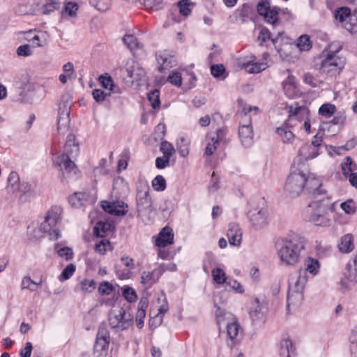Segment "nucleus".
<instances>
[{
	"instance_id": "nucleus-30",
	"label": "nucleus",
	"mask_w": 357,
	"mask_h": 357,
	"mask_svg": "<svg viewBox=\"0 0 357 357\" xmlns=\"http://www.w3.org/2000/svg\"><path fill=\"white\" fill-rule=\"evenodd\" d=\"M148 306L146 300H141L138 303L137 312L136 314L137 326L142 328L144 326V319L146 317V309Z\"/></svg>"
},
{
	"instance_id": "nucleus-21",
	"label": "nucleus",
	"mask_w": 357,
	"mask_h": 357,
	"mask_svg": "<svg viewBox=\"0 0 357 357\" xmlns=\"http://www.w3.org/2000/svg\"><path fill=\"white\" fill-rule=\"evenodd\" d=\"M16 191L19 192V202L24 203L30 201L35 196L34 190L29 183H22L17 186Z\"/></svg>"
},
{
	"instance_id": "nucleus-55",
	"label": "nucleus",
	"mask_w": 357,
	"mask_h": 357,
	"mask_svg": "<svg viewBox=\"0 0 357 357\" xmlns=\"http://www.w3.org/2000/svg\"><path fill=\"white\" fill-rule=\"evenodd\" d=\"M75 271V266L73 264H68L61 272L59 277L60 281L68 280Z\"/></svg>"
},
{
	"instance_id": "nucleus-6",
	"label": "nucleus",
	"mask_w": 357,
	"mask_h": 357,
	"mask_svg": "<svg viewBox=\"0 0 357 357\" xmlns=\"http://www.w3.org/2000/svg\"><path fill=\"white\" fill-rule=\"evenodd\" d=\"M108 321L110 327L119 332L128 329L132 325L133 317L119 304H115L109 312Z\"/></svg>"
},
{
	"instance_id": "nucleus-44",
	"label": "nucleus",
	"mask_w": 357,
	"mask_h": 357,
	"mask_svg": "<svg viewBox=\"0 0 357 357\" xmlns=\"http://www.w3.org/2000/svg\"><path fill=\"white\" fill-rule=\"evenodd\" d=\"M212 276L213 280L219 284H222L226 282V274L225 271L220 268H213L212 271Z\"/></svg>"
},
{
	"instance_id": "nucleus-7",
	"label": "nucleus",
	"mask_w": 357,
	"mask_h": 357,
	"mask_svg": "<svg viewBox=\"0 0 357 357\" xmlns=\"http://www.w3.org/2000/svg\"><path fill=\"white\" fill-rule=\"evenodd\" d=\"M269 39H271L273 44L280 56L283 59H286L290 52V38L287 36L283 31H278L275 37L271 38L270 31L266 28H262L258 36V40L261 43H264Z\"/></svg>"
},
{
	"instance_id": "nucleus-36",
	"label": "nucleus",
	"mask_w": 357,
	"mask_h": 357,
	"mask_svg": "<svg viewBox=\"0 0 357 357\" xmlns=\"http://www.w3.org/2000/svg\"><path fill=\"white\" fill-rule=\"evenodd\" d=\"M276 132L284 144H291L294 140V133L285 127L277 128Z\"/></svg>"
},
{
	"instance_id": "nucleus-56",
	"label": "nucleus",
	"mask_w": 357,
	"mask_h": 357,
	"mask_svg": "<svg viewBox=\"0 0 357 357\" xmlns=\"http://www.w3.org/2000/svg\"><path fill=\"white\" fill-rule=\"evenodd\" d=\"M96 340H106L107 342H109V333L107 331V328L105 324H101L99 326Z\"/></svg>"
},
{
	"instance_id": "nucleus-31",
	"label": "nucleus",
	"mask_w": 357,
	"mask_h": 357,
	"mask_svg": "<svg viewBox=\"0 0 357 357\" xmlns=\"http://www.w3.org/2000/svg\"><path fill=\"white\" fill-rule=\"evenodd\" d=\"M190 140L184 137H180L176 141V148L183 158L188 155L190 151Z\"/></svg>"
},
{
	"instance_id": "nucleus-53",
	"label": "nucleus",
	"mask_w": 357,
	"mask_h": 357,
	"mask_svg": "<svg viewBox=\"0 0 357 357\" xmlns=\"http://www.w3.org/2000/svg\"><path fill=\"white\" fill-rule=\"evenodd\" d=\"M215 306L216 307L215 314L216 317L217 324L220 326V324L226 319H228L229 317L231 316V314L227 313L225 310L222 309L220 307L217 306L216 305Z\"/></svg>"
},
{
	"instance_id": "nucleus-48",
	"label": "nucleus",
	"mask_w": 357,
	"mask_h": 357,
	"mask_svg": "<svg viewBox=\"0 0 357 357\" xmlns=\"http://www.w3.org/2000/svg\"><path fill=\"white\" fill-rule=\"evenodd\" d=\"M148 100L153 109L158 108L160 104L159 91L157 89L151 91L148 93Z\"/></svg>"
},
{
	"instance_id": "nucleus-58",
	"label": "nucleus",
	"mask_w": 357,
	"mask_h": 357,
	"mask_svg": "<svg viewBox=\"0 0 357 357\" xmlns=\"http://www.w3.org/2000/svg\"><path fill=\"white\" fill-rule=\"evenodd\" d=\"M167 80L176 86H180L182 84L181 74L178 71H173L169 74Z\"/></svg>"
},
{
	"instance_id": "nucleus-60",
	"label": "nucleus",
	"mask_w": 357,
	"mask_h": 357,
	"mask_svg": "<svg viewBox=\"0 0 357 357\" xmlns=\"http://www.w3.org/2000/svg\"><path fill=\"white\" fill-rule=\"evenodd\" d=\"M110 247V243L107 240H101L96 244L95 250L100 255H105L108 248Z\"/></svg>"
},
{
	"instance_id": "nucleus-37",
	"label": "nucleus",
	"mask_w": 357,
	"mask_h": 357,
	"mask_svg": "<svg viewBox=\"0 0 357 357\" xmlns=\"http://www.w3.org/2000/svg\"><path fill=\"white\" fill-rule=\"evenodd\" d=\"M62 212V208L58 206H52L48 211L47 212L45 217L47 218L49 220L52 221V224L54 223L55 225L61 219V214Z\"/></svg>"
},
{
	"instance_id": "nucleus-8",
	"label": "nucleus",
	"mask_w": 357,
	"mask_h": 357,
	"mask_svg": "<svg viewBox=\"0 0 357 357\" xmlns=\"http://www.w3.org/2000/svg\"><path fill=\"white\" fill-rule=\"evenodd\" d=\"M341 50V47L334 51H330L321 61L320 70L322 73L330 76L335 75L344 68L345 60L344 58L336 55Z\"/></svg>"
},
{
	"instance_id": "nucleus-57",
	"label": "nucleus",
	"mask_w": 357,
	"mask_h": 357,
	"mask_svg": "<svg viewBox=\"0 0 357 357\" xmlns=\"http://www.w3.org/2000/svg\"><path fill=\"white\" fill-rule=\"evenodd\" d=\"M123 296L130 303L135 302L137 296L135 290L130 287H125L123 289Z\"/></svg>"
},
{
	"instance_id": "nucleus-14",
	"label": "nucleus",
	"mask_w": 357,
	"mask_h": 357,
	"mask_svg": "<svg viewBox=\"0 0 357 357\" xmlns=\"http://www.w3.org/2000/svg\"><path fill=\"white\" fill-rule=\"evenodd\" d=\"M289 118L287 124L292 126L294 121H302L309 117L310 111L305 106H298V104L291 105L287 107Z\"/></svg>"
},
{
	"instance_id": "nucleus-4",
	"label": "nucleus",
	"mask_w": 357,
	"mask_h": 357,
	"mask_svg": "<svg viewBox=\"0 0 357 357\" xmlns=\"http://www.w3.org/2000/svg\"><path fill=\"white\" fill-rule=\"evenodd\" d=\"M79 153V144L74 135L70 134L64 146V153L53 158L54 165L62 172L63 175L69 174L75 169V165L71 158H75Z\"/></svg>"
},
{
	"instance_id": "nucleus-12",
	"label": "nucleus",
	"mask_w": 357,
	"mask_h": 357,
	"mask_svg": "<svg viewBox=\"0 0 357 357\" xmlns=\"http://www.w3.org/2000/svg\"><path fill=\"white\" fill-rule=\"evenodd\" d=\"M238 136L242 145L250 147L253 144V130L251 126V118L244 119L238 128Z\"/></svg>"
},
{
	"instance_id": "nucleus-45",
	"label": "nucleus",
	"mask_w": 357,
	"mask_h": 357,
	"mask_svg": "<svg viewBox=\"0 0 357 357\" xmlns=\"http://www.w3.org/2000/svg\"><path fill=\"white\" fill-rule=\"evenodd\" d=\"M335 112V106L330 103L324 104L319 109V114L326 118L333 116Z\"/></svg>"
},
{
	"instance_id": "nucleus-54",
	"label": "nucleus",
	"mask_w": 357,
	"mask_h": 357,
	"mask_svg": "<svg viewBox=\"0 0 357 357\" xmlns=\"http://www.w3.org/2000/svg\"><path fill=\"white\" fill-rule=\"evenodd\" d=\"M153 188L157 191H163L166 188V181L161 175L156 176L152 181Z\"/></svg>"
},
{
	"instance_id": "nucleus-41",
	"label": "nucleus",
	"mask_w": 357,
	"mask_h": 357,
	"mask_svg": "<svg viewBox=\"0 0 357 357\" xmlns=\"http://www.w3.org/2000/svg\"><path fill=\"white\" fill-rule=\"evenodd\" d=\"M334 17L340 22H346L347 19L351 17V10L347 7H340L335 11Z\"/></svg>"
},
{
	"instance_id": "nucleus-64",
	"label": "nucleus",
	"mask_w": 357,
	"mask_h": 357,
	"mask_svg": "<svg viewBox=\"0 0 357 357\" xmlns=\"http://www.w3.org/2000/svg\"><path fill=\"white\" fill-rule=\"evenodd\" d=\"M113 286L109 282H102L99 287L98 291L101 295H109L113 291Z\"/></svg>"
},
{
	"instance_id": "nucleus-10",
	"label": "nucleus",
	"mask_w": 357,
	"mask_h": 357,
	"mask_svg": "<svg viewBox=\"0 0 357 357\" xmlns=\"http://www.w3.org/2000/svg\"><path fill=\"white\" fill-rule=\"evenodd\" d=\"M248 217L252 225L256 228H262L266 226L269 221L268 211L264 208H253L249 211Z\"/></svg>"
},
{
	"instance_id": "nucleus-59",
	"label": "nucleus",
	"mask_w": 357,
	"mask_h": 357,
	"mask_svg": "<svg viewBox=\"0 0 357 357\" xmlns=\"http://www.w3.org/2000/svg\"><path fill=\"white\" fill-rule=\"evenodd\" d=\"M344 29L351 33H357V18L350 17L344 24Z\"/></svg>"
},
{
	"instance_id": "nucleus-33",
	"label": "nucleus",
	"mask_w": 357,
	"mask_h": 357,
	"mask_svg": "<svg viewBox=\"0 0 357 357\" xmlns=\"http://www.w3.org/2000/svg\"><path fill=\"white\" fill-rule=\"evenodd\" d=\"M60 3L58 0H45L40 8V13L43 15H50L59 8Z\"/></svg>"
},
{
	"instance_id": "nucleus-62",
	"label": "nucleus",
	"mask_w": 357,
	"mask_h": 357,
	"mask_svg": "<svg viewBox=\"0 0 357 357\" xmlns=\"http://www.w3.org/2000/svg\"><path fill=\"white\" fill-rule=\"evenodd\" d=\"M340 207L347 214H354L356 212V207L351 199L342 203Z\"/></svg>"
},
{
	"instance_id": "nucleus-39",
	"label": "nucleus",
	"mask_w": 357,
	"mask_h": 357,
	"mask_svg": "<svg viewBox=\"0 0 357 357\" xmlns=\"http://www.w3.org/2000/svg\"><path fill=\"white\" fill-rule=\"evenodd\" d=\"M297 47L301 51H308L312 48L310 37L307 34L301 36L297 40Z\"/></svg>"
},
{
	"instance_id": "nucleus-40",
	"label": "nucleus",
	"mask_w": 357,
	"mask_h": 357,
	"mask_svg": "<svg viewBox=\"0 0 357 357\" xmlns=\"http://www.w3.org/2000/svg\"><path fill=\"white\" fill-rule=\"evenodd\" d=\"M15 12L19 15H29L33 13V10L26 0L19 2L15 8Z\"/></svg>"
},
{
	"instance_id": "nucleus-51",
	"label": "nucleus",
	"mask_w": 357,
	"mask_h": 357,
	"mask_svg": "<svg viewBox=\"0 0 357 357\" xmlns=\"http://www.w3.org/2000/svg\"><path fill=\"white\" fill-rule=\"evenodd\" d=\"M192 6L190 0H181L178 2V7L179 8L180 13L187 17L191 13L190 6Z\"/></svg>"
},
{
	"instance_id": "nucleus-32",
	"label": "nucleus",
	"mask_w": 357,
	"mask_h": 357,
	"mask_svg": "<svg viewBox=\"0 0 357 357\" xmlns=\"http://www.w3.org/2000/svg\"><path fill=\"white\" fill-rule=\"evenodd\" d=\"M98 79L103 88L109 89L110 91H112L114 93H120L119 89H116L114 82L112 77L109 75L107 73L101 75L99 77Z\"/></svg>"
},
{
	"instance_id": "nucleus-17",
	"label": "nucleus",
	"mask_w": 357,
	"mask_h": 357,
	"mask_svg": "<svg viewBox=\"0 0 357 357\" xmlns=\"http://www.w3.org/2000/svg\"><path fill=\"white\" fill-rule=\"evenodd\" d=\"M156 59L159 65L158 70L162 73L163 70L175 66L177 63L174 55L171 54L168 51H162L156 54Z\"/></svg>"
},
{
	"instance_id": "nucleus-46",
	"label": "nucleus",
	"mask_w": 357,
	"mask_h": 357,
	"mask_svg": "<svg viewBox=\"0 0 357 357\" xmlns=\"http://www.w3.org/2000/svg\"><path fill=\"white\" fill-rule=\"evenodd\" d=\"M45 34L43 32L35 34L31 39H29V42L31 43L30 45L33 48L43 46L45 44Z\"/></svg>"
},
{
	"instance_id": "nucleus-50",
	"label": "nucleus",
	"mask_w": 357,
	"mask_h": 357,
	"mask_svg": "<svg viewBox=\"0 0 357 357\" xmlns=\"http://www.w3.org/2000/svg\"><path fill=\"white\" fill-rule=\"evenodd\" d=\"M160 150L163 153L164 156L169 158L176 152L173 145L167 141H163L161 142Z\"/></svg>"
},
{
	"instance_id": "nucleus-13",
	"label": "nucleus",
	"mask_w": 357,
	"mask_h": 357,
	"mask_svg": "<svg viewBox=\"0 0 357 357\" xmlns=\"http://www.w3.org/2000/svg\"><path fill=\"white\" fill-rule=\"evenodd\" d=\"M102 208L107 213L115 216L124 215L128 212V205L123 201H102Z\"/></svg>"
},
{
	"instance_id": "nucleus-24",
	"label": "nucleus",
	"mask_w": 357,
	"mask_h": 357,
	"mask_svg": "<svg viewBox=\"0 0 357 357\" xmlns=\"http://www.w3.org/2000/svg\"><path fill=\"white\" fill-rule=\"evenodd\" d=\"M241 327L236 319H234L231 322L227 324V336L231 341V344L228 343V344L231 347H234L238 342V337L239 335Z\"/></svg>"
},
{
	"instance_id": "nucleus-43",
	"label": "nucleus",
	"mask_w": 357,
	"mask_h": 357,
	"mask_svg": "<svg viewBox=\"0 0 357 357\" xmlns=\"http://www.w3.org/2000/svg\"><path fill=\"white\" fill-rule=\"evenodd\" d=\"M90 4L101 12L107 11L111 6V0H90Z\"/></svg>"
},
{
	"instance_id": "nucleus-25",
	"label": "nucleus",
	"mask_w": 357,
	"mask_h": 357,
	"mask_svg": "<svg viewBox=\"0 0 357 357\" xmlns=\"http://www.w3.org/2000/svg\"><path fill=\"white\" fill-rule=\"evenodd\" d=\"M162 275V271L155 268L152 271H144L141 275V283L149 287L155 284Z\"/></svg>"
},
{
	"instance_id": "nucleus-19",
	"label": "nucleus",
	"mask_w": 357,
	"mask_h": 357,
	"mask_svg": "<svg viewBox=\"0 0 357 357\" xmlns=\"http://www.w3.org/2000/svg\"><path fill=\"white\" fill-rule=\"evenodd\" d=\"M174 233L169 227H164L155 238V244L159 248H165L173 244Z\"/></svg>"
},
{
	"instance_id": "nucleus-15",
	"label": "nucleus",
	"mask_w": 357,
	"mask_h": 357,
	"mask_svg": "<svg viewBox=\"0 0 357 357\" xmlns=\"http://www.w3.org/2000/svg\"><path fill=\"white\" fill-rule=\"evenodd\" d=\"M125 71L132 82L141 81L145 76V70L140 64L132 59H129L125 65Z\"/></svg>"
},
{
	"instance_id": "nucleus-52",
	"label": "nucleus",
	"mask_w": 357,
	"mask_h": 357,
	"mask_svg": "<svg viewBox=\"0 0 357 357\" xmlns=\"http://www.w3.org/2000/svg\"><path fill=\"white\" fill-rule=\"evenodd\" d=\"M80 290L84 294H88L92 292L96 288V282L93 280H84L80 284Z\"/></svg>"
},
{
	"instance_id": "nucleus-2",
	"label": "nucleus",
	"mask_w": 357,
	"mask_h": 357,
	"mask_svg": "<svg viewBox=\"0 0 357 357\" xmlns=\"http://www.w3.org/2000/svg\"><path fill=\"white\" fill-rule=\"evenodd\" d=\"M314 199L305 208L303 217L316 226L328 227L331 220L327 217L329 212L334 211V203L330 197L326 195V190L320 195H312Z\"/></svg>"
},
{
	"instance_id": "nucleus-3",
	"label": "nucleus",
	"mask_w": 357,
	"mask_h": 357,
	"mask_svg": "<svg viewBox=\"0 0 357 357\" xmlns=\"http://www.w3.org/2000/svg\"><path fill=\"white\" fill-rule=\"evenodd\" d=\"M304 248V238L298 234H291L278 241V255L282 264L294 266L300 261Z\"/></svg>"
},
{
	"instance_id": "nucleus-61",
	"label": "nucleus",
	"mask_w": 357,
	"mask_h": 357,
	"mask_svg": "<svg viewBox=\"0 0 357 357\" xmlns=\"http://www.w3.org/2000/svg\"><path fill=\"white\" fill-rule=\"evenodd\" d=\"M32 54V47L28 44L20 45L17 49V54L20 56H29Z\"/></svg>"
},
{
	"instance_id": "nucleus-16",
	"label": "nucleus",
	"mask_w": 357,
	"mask_h": 357,
	"mask_svg": "<svg viewBox=\"0 0 357 357\" xmlns=\"http://www.w3.org/2000/svg\"><path fill=\"white\" fill-rule=\"evenodd\" d=\"M137 209L139 213H149L152 211V199L149 190H139L136 197Z\"/></svg>"
},
{
	"instance_id": "nucleus-38",
	"label": "nucleus",
	"mask_w": 357,
	"mask_h": 357,
	"mask_svg": "<svg viewBox=\"0 0 357 357\" xmlns=\"http://www.w3.org/2000/svg\"><path fill=\"white\" fill-rule=\"evenodd\" d=\"M86 200V195L84 192H75L69 198V203L74 208L82 206Z\"/></svg>"
},
{
	"instance_id": "nucleus-18",
	"label": "nucleus",
	"mask_w": 357,
	"mask_h": 357,
	"mask_svg": "<svg viewBox=\"0 0 357 357\" xmlns=\"http://www.w3.org/2000/svg\"><path fill=\"white\" fill-rule=\"evenodd\" d=\"M342 282L344 284L349 282L357 283V255L348 262Z\"/></svg>"
},
{
	"instance_id": "nucleus-47",
	"label": "nucleus",
	"mask_w": 357,
	"mask_h": 357,
	"mask_svg": "<svg viewBox=\"0 0 357 357\" xmlns=\"http://www.w3.org/2000/svg\"><path fill=\"white\" fill-rule=\"evenodd\" d=\"M147 9L159 10L163 6L162 0H139Z\"/></svg>"
},
{
	"instance_id": "nucleus-27",
	"label": "nucleus",
	"mask_w": 357,
	"mask_h": 357,
	"mask_svg": "<svg viewBox=\"0 0 357 357\" xmlns=\"http://www.w3.org/2000/svg\"><path fill=\"white\" fill-rule=\"evenodd\" d=\"M265 61H255V59L243 62L242 67L249 73H259L267 68Z\"/></svg>"
},
{
	"instance_id": "nucleus-42",
	"label": "nucleus",
	"mask_w": 357,
	"mask_h": 357,
	"mask_svg": "<svg viewBox=\"0 0 357 357\" xmlns=\"http://www.w3.org/2000/svg\"><path fill=\"white\" fill-rule=\"evenodd\" d=\"M319 268V263L318 260L312 258H307L305 261V273L309 272L312 275H316Z\"/></svg>"
},
{
	"instance_id": "nucleus-20",
	"label": "nucleus",
	"mask_w": 357,
	"mask_h": 357,
	"mask_svg": "<svg viewBox=\"0 0 357 357\" xmlns=\"http://www.w3.org/2000/svg\"><path fill=\"white\" fill-rule=\"evenodd\" d=\"M242 230L236 223H230L228 226L227 236L231 245L238 246L242 241Z\"/></svg>"
},
{
	"instance_id": "nucleus-1",
	"label": "nucleus",
	"mask_w": 357,
	"mask_h": 357,
	"mask_svg": "<svg viewBox=\"0 0 357 357\" xmlns=\"http://www.w3.org/2000/svg\"><path fill=\"white\" fill-rule=\"evenodd\" d=\"M284 189L291 197H298L303 191L311 196L317 193L321 195L324 192L321 181L318 178L313 174L308 172L305 173L297 169H291Z\"/></svg>"
},
{
	"instance_id": "nucleus-28",
	"label": "nucleus",
	"mask_w": 357,
	"mask_h": 357,
	"mask_svg": "<svg viewBox=\"0 0 357 357\" xmlns=\"http://www.w3.org/2000/svg\"><path fill=\"white\" fill-rule=\"evenodd\" d=\"M339 250L341 252L349 253L354 248V237L352 234H347L343 236L338 244Z\"/></svg>"
},
{
	"instance_id": "nucleus-34",
	"label": "nucleus",
	"mask_w": 357,
	"mask_h": 357,
	"mask_svg": "<svg viewBox=\"0 0 357 357\" xmlns=\"http://www.w3.org/2000/svg\"><path fill=\"white\" fill-rule=\"evenodd\" d=\"M109 342L96 340L94 344V354L97 357L105 356L107 354Z\"/></svg>"
},
{
	"instance_id": "nucleus-63",
	"label": "nucleus",
	"mask_w": 357,
	"mask_h": 357,
	"mask_svg": "<svg viewBox=\"0 0 357 357\" xmlns=\"http://www.w3.org/2000/svg\"><path fill=\"white\" fill-rule=\"evenodd\" d=\"M93 98L96 102H100L104 101L107 97L110 96L109 93H105L101 89H95L92 92Z\"/></svg>"
},
{
	"instance_id": "nucleus-29",
	"label": "nucleus",
	"mask_w": 357,
	"mask_h": 357,
	"mask_svg": "<svg viewBox=\"0 0 357 357\" xmlns=\"http://www.w3.org/2000/svg\"><path fill=\"white\" fill-rule=\"evenodd\" d=\"M280 354L281 357H293L295 356V349L290 340L284 339L281 341Z\"/></svg>"
},
{
	"instance_id": "nucleus-11",
	"label": "nucleus",
	"mask_w": 357,
	"mask_h": 357,
	"mask_svg": "<svg viewBox=\"0 0 357 357\" xmlns=\"http://www.w3.org/2000/svg\"><path fill=\"white\" fill-rule=\"evenodd\" d=\"M70 105L63 103L59 108V117L57 120V131L59 134L64 135L70 128Z\"/></svg>"
},
{
	"instance_id": "nucleus-22",
	"label": "nucleus",
	"mask_w": 357,
	"mask_h": 357,
	"mask_svg": "<svg viewBox=\"0 0 357 357\" xmlns=\"http://www.w3.org/2000/svg\"><path fill=\"white\" fill-rule=\"evenodd\" d=\"M39 231L43 234L48 233L52 240H56L61 236L59 231L56 228V225L52 224V221L49 220L45 216L44 221L39 226Z\"/></svg>"
},
{
	"instance_id": "nucleus-5",
	"label": "nucleus",
	"mask_w": 357,
	"mask_h": 357,
	"mask_svg": "<svg viewBox=\"0 0 357 357\" xmlns=\"http://www.w3.org/2000/svg\"><path fill=\"white\" fill-rule=\"evenodd\" d=\"M307 277L305 272L291 274L289 278V289L287 294V307L296 306L303 300V290L307 282Z\"/></svg>"
},
{
	"instance_id": "nucleus-49",
	"label": "nucleus",
	"mask_w": 357,
	"mask_h": 357,
	"mask_svg": "<svg viewBox=\"0 0 357 357\" xmlns=\"http://www.w3.org/2000/svg\"><path fill=\"white\" fill-rule=\"evenodd\" d=\"M19 181L18 174L15 172H10L8 178V189H10L13 192H15L17 186H19L20 184Z\"/></svg>"
},
{
	"instance_id": "nucleus-9",
	"label": "nucleus",
	"mask_w": 357,
	"mask_h": 357,
	"mask_svg": "<svg viewBox=\"0 0 357 357\" xmlns=\"http://www.w3.org/2000/svg\"><path fill=\"white\" fill-rule=\"evenodd\" d=\"M257 10L261 16L264 17V20L273 25H275L278 21L279 8L275 6H271L268 0H262L258 3Z\"/></svg>"
},
{
	"instance_id": "nucleus-35",
	"label": "nucleus",
	"mask_w": 357,
	"mask_h": 357,
	"mask_svg": "<svg viewBox=\"0 0 357 357\" xmlns=\"http://www.w3.org/2000/svg\"><path fill=\"white\" fill-rule=\"evenodd\" d=\"M123 41L131 51L142 49L143 47L142 44H141L138 41L137 38L132 34L125 35L123 38Z\"/></svg>"
},
{
	"instance_id": "nucleus-23",
	"label": "nucleus",
	"mask_w": 357,
	"mask_h": 357,
	"mask_svg": "<svg viewBox=\"0 0 357 357\" xmlns=\"http://www.w3.org/2000/svg\"><path fill=\"white\" fill-rule=\"evenodd\" d=\"M319 148L314 147L310 144H303L299 149L298 156L302 160H312L319 155Z\"/></svg>"
},
{
	"instance_id": "nucleus-26",
	"label": "nucleus",
	"mask_w": 357,
	"mask_h": 357,
	"mask_svg": "<svg viewBox=\"0 0 357 357\" xmlns=\"http://www.w3.org/2000/svg\"><path fill=\"white\" fill-rule=\"evenodd\" d=\"M283 90L289 98H294L298 92L296 78L289 75L282 82Z\"/></svg>"
}]
</instances>
